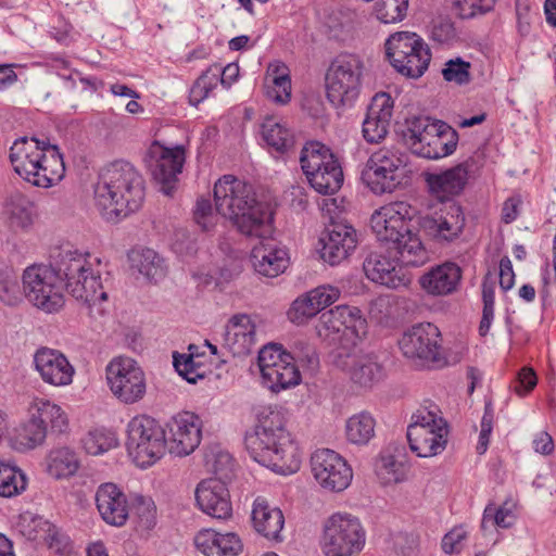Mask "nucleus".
<instances>
[{"label":"nucleus","instance_id":"27","mask_svg":"<svg viewBox=\"0 0 556 556\" xmlns=\"http://www.w3.org/2000/svg\"><path fill=\"white\" fill-rule=\"evenodd\" d=\"M321 258L331 266L345 261L356 249V230L344 224H333L320 239Z\"/></svg>","mask_w":556,"mask_h":556},{"label":"nucleus","instance_id":"21","mask_svg":"<svg viewBox=\"0 0 556 556\" xmlns=\"http://www.w3.org/2000/svg\"><path fill=\"white\" fill-rule=\"evenodd\" d=\"M149 167L154 180L161 185L164 194L172 195L186 161L184 147L167 148L155 141L149 149Z\"/></svg>","mask_w":556,"mask_h":556},{"label":"nucleus","instance_id":"32","mask_svg":"<svg viewBox=\"0 0 556 556\" xmlns=\"http://www.w3.org/2000/svg\"><path fill=\"white\" fill-rule=\"evenodd\" d=\"M224 346L233 355L250 353L255 341V326L248 315H236L225 327Z\"/></svg>","mask_w":556,"mask_h":556},{"label":"nucleus","instance_id":"37","mask_svg":"<svg viewBox=\"0 0 556 556\" xmlns=\"http://www.w3.org/2000/svg\"><path fill=\"white\" fill-rule=\"evenodd\" d=\"M47 437V428L31 414L30 418L21 424L14 431L11 444L14 450L25 452L41 445Z\"/></svg>","mask_w":556,"mask_h":556},{"label":"nucleus","instance_id":"25","mask_svg":"<svg viewBox=\"0 0 556 556\" xmlns=\"http://www.w3.org/2000/svg\"><path fill=\"white\" fill-rule=\"evenodd\" d=\"M195 501L199 508L213 518L227 519L232 514L227 482L220 478L201 481L195 489Z\"/></svg>","mask_w":556,"mask_h":556},{"label":"nucleus","instance_id":"38","mask_svg":"<svg viewBox=\"0 0 556 556\" xmlns=\"http://www.w3.org/2000/svg\"><path fill=\"white\" fill-rule=\"evenodd\" d=\"M4 212L10 227L15 231L25 230L33 224L34 204L21 193L12 194L7 200Z\"/></svg>","mask_w":556,"mask_h":556},{"label":"nucleus","instance_id":"28","mask_svg":"<svg viewBox=\"0 0 556 556\" xmlns=\"http://www.w3.org/2000/svg\"><path fill=\"white\" fill-rule=\"evenodd\" d=\"M96 505L101 518L109 525L122 527L126 523L130 506L126 494L114 483L106 482L98 486Z\"/></svg>","mask_w":556,"mask_h":556},{"label":"nucleus","instance_id":"35","mask_svg":"<svg viewBox=\"0 0 556 556\" xmlns=\"http://www.w3.org/2000/svg\"><path fill=\"white\" fill-rule=\"evenodd\" d=\"M129 258L131 268L149 281L157 282L166 275L164 260L152 249L146 248L132 251Z\"/></svg>","mask_w":556,"mask_h":556},{"label":"nucleus","instance_id":"29","mask_svg":"<svg viewBox=\"0 0 556 556\" xmlns=\"http://www.w3.org/2000/svg\"><path fill=\"white\" fill-rule=\"evenodd\" d=\"M366 277L371 281L391 289L406 287L410 278L397 266L395 261L380 252H371L363 263Z\"/></svg>","mask_w":556,"mask_h":556},{"label":"nucleus","instance_id":"1","mask_svg":"<svg viewBox=\"0 0 556 556\" xmlns=\"http://www.w3.org/2000/svg\"><path fill=\"white\" fill-rule=\"evenodd\" d=\"M53 265L28 266L22 276L23 291L36 307L53 313L64 304L63 291L81 302L91 316L103 315L108 300L99 271L94 270L89 254L70 245L61 247L53 256Z\"/></svg>","mask_w":556,"mask_h":556},{"label":"nucleus","instance_id":"18","mask_svg":"<svg viewBox=\"0 0 556 556\" xmlns=\"http://www.w3.org/2000/svg\"><path fill=\"white\" fill-rule=\"evenodd\" d=\"M106 380L112 393L125 404L140 401L147 391L142 369L129 357H115L106 366Z\"/></svg>","mask_w":556,"mask_h":556},{"label":"nucleus","instance_id":"56","mask_svg":"<svg viewBox=\"0 0 556 556\" xmlns=\"http://www.w3.org/2000/svg\"><path fill=\"white\" fill-rule=\"evenodd\" d=\"M494 425V408L491 402H486L484 405V413L481 419V430L479 434V441L477 444V451L479 454H483L486 452L490 435L493 430Z\"/></svg>","mask_w":556,"mask_h":556},{"label":"nucleus","instance_id":"50","mask_svg":"<svg viewBox=\"0 0 556 556\" xmlns=\"http://www.w3.org/2000/svg\"><path fill=\"white\" fill-rule=\"evenodd\" d=\"M194 345L189 346V354L174 356V366L177 372L188 382L195 383L198 379L204 378V371L201 370V363L193 354Z\"/></svg>","mask_w":556,"mask_h":556},{"label":"nucleus","instance_id":"39","mask_svg":"<svg viewBox=\"0 0 556 556\" xmlns=\"http://www.w3.org/2000/svg\"><path fill=\"white\" fill-rule=\"evenodd\" d=\"M376 420L368 412L352 415L345 422L346 440L355 445H366L375 437Z\"/></svg>","mask_w":556,"mask_h":556},{"label":"nucleus","instance_id":"6","mask_svg":"<svg viewBox=\"0 0 556 556\" xmlns=\"http://www.w3.org/2000/svg\"><path fill=\"white\" fill-rule=\"evenodd\" d=\"M9 160L23 180L38 188L55 186L65 174L58 146L35 137L17 138L10 148Z\"/></svg>","mask_w":556,"mask_h":556},{"label":"nucleus","instance_id":"48","mask_svg":"<svg viewBox=\"0 0 556 556\" xmlns=\"http://www.w3.org/2000/svg\"><path fill=\"white\" fill-rule=\"evenodd\" d=\"M515 520L516 516L513 509L506 505L500 507L488 505L483 511L481 529L485 532L489 528L493 527L509 528L514 525Z\"/></svg>","mask_w":556,"mask_h":556},{"label":"nucleus","instance_id":"8","mask_svg":"<svg viewBox=\"0 0 556 556\" xmlns=\"http://www.w3.org/2000/svg\"><path fill=\"white\" fill-rule=\"evenodd\" d=\"M365 65L355 54H340L329 65L325 76L326 97L334 108L352 105L358 98Z\"/></svg>","mask_w":556,"mask_h":556},{"label":"nucleus","instance_id":"58","mask_svg":"<svg viewBox=\"0 0 556 556\" xmlns=\"http://www.w3.org/2000/svg\"><path fill=\"white\" fill-rule=\"evenodd\" d=\"M306 293L319 311L334 303L340 296L339 289L328 285L319 286Z\"/></svg>","mask_w":556,"mask_h":556},{"label":"nucleus","instance_id":"64","mask_svg":"<svg viewBox=\"0 0 556 556\" xmlns=\"http://www.w3.org/2000/svg\"><path fill=\"white\" fill-rule=\"evenodd\" d=\"M500 286L504 291L513 288L515 283V274L510 260L505 256L500 262Z\"/></svg>","mask_w":556,"mask_h":556},{"label":"nucleus","instance_id":"44","mask_svg":"<svg viewBox=\"0 0 556 556\" xmlns=\"http://www.w3.org/2000/svg\"><path fill=\"white\" fill-rule=\"evenodd\" d=\"M20 532L29 541H45L54 525L42 516L26 511L20 516Z\"/></svg>","mask_w":556,"mask_h":556},{"label":"nucleus","instance_id":"42","mask_svg":"<svg viewBox=\"0 0 556 556\" xmlns=\"http://www.w3.org/2000/svg\"><path fill=\"white\" fill-rule=\"evenodd\" d=\"M262 136L267 146L279 153L289 151L294 144L291 130L274 117H267L263 122Z\"/></svg>","mask_w":556,"mask_h":556},{"label":"nucleus","instance_id":"24","mask_svg":"<svg viewBox=\"0 0 556 556\" xmlns=\"http://www.w3.org/2000/svg\"><path fill=\"white\" fill-rule=\"evenodd\" d=\"M473 168L475 160L469 157L440 173H427L425 179L430 192L444 201L464 191Z\"/></svg>","mask_w":556,"mask_h":556},{"label":"nucleus","instance_id":"40","mask_svg":"<svg viewBox=\"0 0 556 556\" xmlns=\"http://www.w3.org/2000/svg\"><path fill=\"white\" fill-rule=\"evenodd\" d=\"M78 468V457L68 447L54 448L47 457V471L55 479L68 478L75 475Z\"/></svg>","mask_w":556,"mask_h":556},{"label":"nucleus","instance_id":"20","mask_svg":"<svg viewBox=\"0 0 556 556\" xmlns=\"http://www.w3.org/2000/svg\"><path fill=\"white\" fill-rule=\"evenodd\" d=\"M311 468L316 482L330 492H342L353 478L352 468L346 460L329 448H320L312 454Z\"/></svg>","mask_w":556,"mask_h":556},{"label":"nucleus","instance_id":"59","mask_svg":"<svg viewBox=\"0 0 556 556\" xmlns=\"http://www.w3.org/2000/svg\"><path fill=\"white\" fill-rule=\"evenodd\" d=\"M193 216L195 223L203 230H210L215 225L216 214L213 211L211 201L207 199L197 201Z\"/></svg>","mask_w":556,"mask_h":556},{"label":"nucleus","instance_id":"4","mask_svg":"<svg viewBox=\"0 0 556 556\" xmlns=\"http://www.w3.org/2000/svg\"><path fill=\"white\" fill-rule=\"evenodd\" d=\"M218 214L228 217L247 237L265 238L273 233V214L256 199L253 187L232 175H224L214 186Z\"/></svg>","mask_w":556,"mask_h":556},{"label":"nucleus","instance_id":"33","mask_svg":"<svg viewBox=\"0 0 556 556\" xmlns=\"http://www.w3.org/2000/svg\"><path fill=\"white\" fill-rule=\"evenodd\" d=\"M194 544L205 556H237L243 547L236 533H219L212 529L199 531L194 538Z\"/></svg>","mask_w":556,"mask_h":556},{"label":"nucleus","instance_id":"51","mask_svg":"<svg viewBox=\"0 0 556 556\" xmlns=\"http://www.w3.org/2000/svg\"><path fill=\"white\" fill-rule=\"evenodd\" d=\"M22 296L20 279L12 268L0 271V301L8 305L16 304Z\"/></svg>","mask_w":556,"mask_h":556},{"label":"nucleus","instance_id":"49","mask_svg":"<svg viewBox=\"0 0 556 556\" xmlns=\"http://www.w3.org/2000/svg\"><path fill=\"white\" fill-rule=\"evenodd\" d=\"M408 0H378L375 5L377 18L382 23H396L406 16Z\"/></svg>","mask_w":556,"mask_h":556},{"label":"nucleus","instance_id":"5","mask_svg":"<svg viewBox=\"0 0 556 556\" xmlns=\"http://www.w3.org/2000/svg\"><path fill=\"white\" fill-rule=\"evenodd\" d=\"M144 200V180L127 161H115L101 169L94 187V203L102 217L118 222L137 212Z\"/></svg>","mask_w":556,"mask_h":556},{"label":"nucleus","instance_id":"13","mask_svg":"<svg viewBox=\"0 0 556 556\" xmlns=\"http://www.w3.org/2000/svg\"><path fill=\"white\" fill-rule=\"evenodd\" d=\"M365 542V529L351 514H332L324 525L321 547L326 556H354L364 548Z\"/></svg>","mask_w":556,"mask_h":556},{"label":"nucleus","instance_id":"10","mask_svg":"<svg viewBox=\"0 0 556 556\" xmlns=\"http://www.w3.org/2000/svg\"><path fill=\"white\" fill-rule=\"evenodd\" d=\"M384 47L390 64L405 77L419 78L429 67L430 48L416 33H395L387 39Z\"/></svg>","mask_w":556,"mask_h":556},{"label":"nucleus","instance_id":"63","mask_svg":"<svg viewBox=\"0 0 556 556\" xmlns=\"http://www.w3.org/2000/svg\"><path fill=\"white\" fill-rule=\"evenodd\" d=\"M522 200L520 195H513L508 198L502 207V220L505 224H511L517 219L520 214Z\"/></svg>","mask_w":556,"mask_h":556},{"label":"nucleus","instance_id":"53","mask_svg":"<svg viewBox=\"0 0 556 556\" xmlns=\"http://www.w3.org/2000/svg\"><path fill=\"white\" fill-rule=\"evenodd\" d=\"M116 444L114 437L103 430L89 431L83 439V446L90 455H100Z\"/></svg>","mask_w":556,"mask_h":556},{"label":"nucleus","instance_id":"46","mask_svg":"<svg viewBox=\"0 0 556 556\" xmlns=\"http://www.w3.org/2000/svg\"><path fill=\"white\" fill-rule=\"evenodd\" d=\"M220 65L214 64L210 66L202 75L194 81L190 89L189 102L192 105H198L204 101L210 92L216 88L219 81Z\"/></svg>","mask_w":556,"mask_h":556},{"label":"nucleus","instance_id":"26","mask_svg":"<svg viewBox=\"0 0 556 556\" xmlns=\"http://www.w3.org/2000/svg\"><path fill=\"white\" fill-rule=\"evenodd\" d=\"M394 101L387 92L376 93L363 122V137L369 143H379L389 132Z\"/></svg>","mask_w":556,"mask_h":556},{"label":"nucleus","instance_id":"43","mask_svg":"<svg viewBox=\"0 0 556 556\" xmlns=\"http://www.w3.org/2000/svg\"><path fill=\"white\" fill-rule=\"evenodd\" d=\"M27 485L25 473L14 465L0 462V496L12 497L21 494Z\"/></svg>","mask_w":556,"mask_h":556},{"label":"nucleus","instance_id":"12","mask_svg":"<svg viewBox=\"0 0 556 556\" xmlns=\"http://www.w3.org/2000/svg\"><path fill=\"white\" fill-rule=\"evenodd\" d=\"M318 337L336 348L362 342L367 333V321L359 308L338 305L321 313L316 326Z\"/></svg>","mask_w":556,"mask_h":556},{"label":"nucleus","instance_id":"61","mask_svg":"<svg viewBox=\"0 0 556 556\" xmlns=\"http://www.w3.org/2000/svg\"><path fill=\"white\" fill-rule=\"evenodd\" d=\"M235 467V460L232 456L227 452H220L216 455L214 460V478H220L224 481H228L232 477Z\"/></svg>","mask_w":556,"mask_h":556},{"label":"nucleus","instance_id":"11","mask_svg":"<svg viewBox=\"0 0 556 556\" xmlns=\"http://www.w3.org/2000/svg\"><path fill=\"white\" fill-rule=\"evenodd\" d=\"M127 450L138 467L147 468L164 456L166 431L152 417H134L127 426Z\"/></svg>","mask_w":556,"mask_h":556},{"label":"nucleus","instance_id":"3","mask_svg":"<svg viewBox=\"0 0 556 556\" xmlns=\"http://www.w3.org/2000/svg\"><path fill=\"white\" fill-rule=\"evenodd\" d=\"M415 215L410 204L396 201L376 210L370 217L377 240L394 250L397 263L405 267H420L430 260L414 223Z\"/></svg>","mask_w":556,"mask_h":556},{"label":"nucleus","instance_id":"19","mask_svg":"<svg viewBox=\"0 0 556 556\" xmlns=\"http://www.w3.org/2000/svg\"><path fill=\"white\" fill-rule=\"evenodd\" d=\"M441 340L439 328L427 323L413 326L404 332L399 345L407 358L441 365L444 363Z\"/></svg>","mask_w":556,"mask_h":556},{"label":"nucleus","instance_id":"9","mask_svg":"<svg viewBox=\"0 0 556 556\" xmlns=\"http://www.w3.org/2000/svg\"><path fill=\"white\" fill-rule=\"evenodd\" d=\"M300 164L309 185L320 194H333L343 185L341 164L332 151L318 141L306 143L300 156Z\"/></svg>","mask_w":556,"mask_h":556},{"label":"nucleus","instance_id":"62","mask_svg":"<svg viewBox=\"0 0 556 556\" xmlns=\"http://www.w3.org/2000/svg\"><path fill=\"white\" fill-rule=\"evenodd\" d=\"M536 381L535 372L531 368L525 367L518 374L514 390L519 395H526L536 386Z\"/></svg>","mask_w":556,"mask_h":556},{"label":"nucleus","instance_id":"2","mask_svg":"<svg viewBox=\"0 0 556 556\" xmlns=\"http://www.w3.org/2000/svg\"><path fill=\"white\" fill-rule=\"evenodd\" d=\"M244 444L253 460L278 473L290 475L300 469L299 447L286 428L283 413L276 406L257 408L255 426L245 434Z\"/></svg>","mask_w":556,"mask_h":556},{"label":"nucleus","instance_id":"60","mask_svg":"<svg viewBox=\"0 0 556 556\" xmlns=\"http://www.w3.org/2000/svg\"><path fill=\"white\" fill-rule=\"evenodd\" d=\"M43 542L48 545L49 549L61 556L70 555L72 552L70 538L62 533L55 526Z\"/></svg>","mask_w":556,"mask_h":556},{"label":"nucleus","instance_id":"17","mask_svg":"<svg viewBox=\"0 0 556 556\" xmlns=\"http://www.w3.org/2000/svg\"><path fill=\"white\" fill-rule=\"evenodd\" d=\"M405 165V154L396 149L381 148L367 160L362 180L376 194L390 193L401 182V168Z\"/></svg>","mask_w":556,"mask_h":556},{"label":"nucleus","instance_id":"47","mask_svg":"<svg viewBox=\"0 0 556 556\" xmlns=\"http://www.w3.org/2000/svg\"><path fill=\"white\" fill-rule=\"evenodd\" d=\"M376 473L383 484L399 483L406 478L407 467L392 455H382L376 464Z\"/></svg>","mask_w":556,"mask_h":556},{"label":"nucleus","instance_id":"14","mask_svg":"<svg viewBox=\"0 0 556 556\" xmlns=\"http://www.w3.org/2000/svg\"><path fill=\"white\" fill-rule=\"evenodd\" d=\"M407 440L412 452L419 457L441 454L447 444V422L427 409H418L407 427Z\"/></svg>","mask_w":556,"mask_h":556},{"label":"nucleus","instance_id":"16","mask_svg":"<svg viewBox=\"0 0 556 556\" xmlns=\"http://www.w3.org/2000/svg\"><path fill=\"white\" fill-rule=\"evenodd\" d=\"M258 367L262 383L275 393L301 382L295 357L278 344H268L258 352Z\"/></svg>","mask_w":556,"mask_h":556},{"label":"nucleus","instance_id":"55","mask_svg":"<svg viewBox=\"0 0 556 556\" xmlns=\"http://www.w3.org/2000/svg\"><path fill=\"white\" fill-rule=\"evenodd\" d=\"M267 96L278 103H287L291 97V79L282 70L273 77V86L267 87Z\"/></svg>","mask_w":556,"mask_h":556},{"label":"nucleus","instance_id":"52","mask_svg":"<svg viewBox=\"0 0 556 556\" xmlns=\"http://www.w3.org/2000/svg\"><path fill=\"white\" fill-rule=\"evenodd\" d=\"M319 312L308 294L305 293L293 301L288 311V317L293 324L303 325Z\"/></svg>","mask_w":556,"mask_h":556},{"label":"nucleus","instance_id":"45","mask_svg":"<svg viewBox=\"0 0 556 556\" xmlns=\"http://www.w3.org/2000/svg\"><path fill=\"white\" fill-rule=\"evenodd\" d=\"M130 510L139 531L148 532L155 527L156 507L151 497L136 495L132 498Z\"/></svg>","mask_w":556,"mask_h":556},{"label":"nucleus","instance_id":"41","mask_svg":"<svg viewBox=\"0 0 556 556\" xmlns=\"http://www.w3.org/2000/svg\"><path fill=\"white\" fill-rule=\"evenodd\" d=\"M29 413L42 425L47 427L49 422L51 429L56 432H64L68 421L63 409L48 400L35 399L29 407Z\"/></svg>","mask_w":556,"mask_h":556},{"label":"nucleus","instance_id":"7","mask_svg":"<svg viewBox=\"0 0 556 556\" xmlns=\"http://www.w3.org/2000/svg\"><path fill=\"white\" fill-rule=\"evenodd\" d=\"M404 138L413 153L430 160L451 155L458 143L455 129L442 121H432L429 117L409 119Z\"/></svg>","mask_w":556,"mask_h":556},{"label":"nucleus","instance_id":"31","mask_svg":"<svg viewBox=\"0 0 556 556\" xmlns=\"http://www.w3.org/2000/svg\"><path fill=\"white\" fill-rule=\"evenodd\" d=\"M460 279V267L455 263L445 262L424 274L419 279V283L428 294L447 295L457 289Z\"/></svg>","mask_w":556,"mask_h":556},{"label":"nucleus","instance_id":"57","mask_svg":"<svg viewBox=\"0 0 556 556\" xmlns=\"http://www.w3.org/2000/svg\"><path fill=\"white\" fill-rule=\"evenodd\" d=\"M468 536V531L464 526H456L448 531L442 539V549L446 554L459 553Z\"/></svg>","mask_w":556,"mask_h":556},{"label":"nucleus","instance_id":"23","mask_svg":"<svg viewBox=\"0 0 556 556\" xmlns=\"http://www.w3.org/2000/svg\"><path fill=\"white\" fill-rule=\"evenodd\" d=\"M33 363L35 370L48 384L65 387L73 382L75 368L60 350L41 346L36 350Z\"/></svg>","mask_w":556,"mask_h":556},{"label":"nucleus","instance_id":"15","mask_svg":"<svg viewBox=\"0 0 556 556\" xmlns=\"http://www.w3.org/2000/svg\"><path fill=\"white\" fill-rule=\"evenodd\" d=\"M332 364L349 376L350 380L361 388L370 389L384 377L382 365L374 353H366L362 342L334 348Z\"/></svg>","mask_w":556,"mask_h":556},{"label":"nucleus","instance_id":"22","mask_svg":"<svg viewBox=\"0 0 556 556\" xmlns=\"http://www.w3.org/2000/svg\"><path fill=\"white\" fill-rule=\"evenodd\" d=\"M169 437L168 450L177 456L191 454L202 439V421L193 413L182 412L174 416L166 425Z\"/></svg>","mask_w":556,"mask_h":556},{"label":"nucleus","instance_id":"34","mask_svg":"<svg viewBox=\"0 0 556 556\" xmlns=\"http://www.w3.org/2000/svg\"><path fill=\"white\" fill-rule=\"evenodd\" d=\"M252 522L254 529L268 540L282 541L281 531L285 525L282 511L271 506L264 497H256L252 508Z\"/></svg>","mask_w":556,"mask_h":556},{"label":"nucleus","instance_id":"36","mask_svg":"<svg viewBox=\"0 0 556 556\" xmlns=\"http://www.w3.org/2000/svg\"><path fill=\"white\" fill-rule=\"evenodd\" d=\"M465 217L462 207L456 204L450 205L444 215L432 220L430 230L432 236L440 241H453L463 231Z\"/></svg>","mask_w":556,"mask_h":556},{"label":"nucleus","instance_id":"30","mask_svg":"<svg viewBox=\"0 0 556 556\" xmlns=\"http://www.w3.org/2000/svg\"><path fill=\"white\" fill-rule=\"evenodd\" d=\"M265 237L252 249L251 262L254 269L265 277H277L286 270L289 264L287 250L277 242Z\"/></svg>","mask_w":556,"mask_h":556},{"label":"nucleus","instance_id":"54","mask_svg":"<svg viewBox=\"0 0 556 556\" xmlns=\"http://www.w3.org/2000/svg\"><path fill=\"white\" fill-rule=\"evenodd\" d=\"M469 70V62H466L460 58H456L445 63V67L442 71V75L446 81L464 85L470 81Z\"/></svg>","mask_w":556,"mask_h":556}]
</instances>
